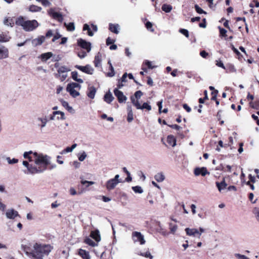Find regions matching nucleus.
Instances as JSON below:
<instances>
[{
    "label": "nucleus",
    "mask_w": 259,
    "mask_h": 259,
    "mask_svg": "<svg viewBox=\"0 0 259 259\" xmlns=\"http://www.w3.org/2000/svg\"><path fill=\"white\" fill-rule=\"evenodd\" d=\"M52 247L50 245L41 244L35 243L29 254L36 259H42L45 255H48L51 251Z\"/></svg>",
    "instance_id": "obj_1"
},
{
    "label": "nucleus",
    "mask_w": 259,
    "mask_h": 259,
    "mask_svg": "<svg viewBox=\"0 0 259 259\" xmlns=\"http://www.w3.org/2000/svg\"><path fill=\"white\" fill-rule=\"evenodd\" d=\"M16 24L21 26L25 31H32L38 26V23L35 20H29L20 16L15 21Z\"/></svg>",
    "instance_id": "obj_2"
},
{
    "label": "nucleus",
    "mask_w": 259,
    "mask_h": 259,
    "mask_svg": "<svg viewBox=\"0 0 259 259\" xmlns=\"http://www.w3.org/2000/svg\"><path fill=\"white\" fill-rule=\"evenodd\" d=\"M34 161L35 164L42 170L47 169V165L50 163V157L47 155L34 152Z\"/></svg>",
    "instance_id": "obj_3"
},
{
    "label": "nucleus",
    "mask_w": 259,
    "mask_h": 259,
    "mask_svg": "<svg viewBox=\"0 0 259 259\" xmlns=\"http://www.w3.org/2000/svg\"><path fill=\"white\" fill-rule=\"evenodd\" d=\"M81 88V85L76 82H71L67 84L66 91L73 98H75L79 95V92L76 90H79Z\"/></svg>",
    "instance_id": "obj_4"
},
{
    "label": "nucleus",
    "mask_w": 259,
    "mask_h": 259,
    "mask_svg": "<svg viewBox=\"0 0 259 259\" xmlns=\"http://www.w3.org/2000/svg\"><path fill=\"white\" fill-rule=\"evenodd\" d=\"M120 176L116 175L113 179H109L106 182V188L108 191H111L114 189L116 186L121 183V180L119 179Z\"/></svg>",
    "instance_id": "obj_5"
},
{
    "label": "nucleus",
    "mask_w": 259,
    "mask_h": 259,
    "mask_svg": "<svg viewBox=\"0 0 259 259\" xmlns=\"http://www.w3.org/2000/svg\"><path fill=\"white\" fill-rule=\"evenodd\" d=\"M132 238L134 242H139L141 245L144 244L146 242L144 236L139 232H133Z\"/></svg>",
    "instance_id": "obj_6"
},
{
    "label": "nucleus",
    "mask_w": 259,
    "mask_h": 259,
    "mask_svg": "<svg viewBox=\"0 0 259 259\" xmlns=\"http://www.w3.org/2000/svg\"><path fill=\"white\" fill-rule=\"evenodd\" d=\"M77 44L82 49H85L87 52L89 53L91 50V44L85 40L80 38L77 40Z\"/></svg>",
    "instance_id": "obj_7"
},
{
    "label": "nucleus",
    "mask_w": 259,
    "mask_h": 259,
    "mask_svg": "<svg viewBox=\"0 0 259 259\" xmlns=\"http://www.w3.org/2000/svg\"><path fill=\"white\" fill-rule=\"evenodd\" d=\"M75 67L85 73L89 74H93L94 69L90 65H87L84 66L76 65L75 66Z\"/></svg>",
    "instance_id": "obj_8"
},
{
    "label": "nucleus",
    "mask_w": 259,
    "mask_h": 259,
    "mask_svg": "<svg viewBox=\"0 0 259 259\" xmlns=\"http://www.w3.org/2000/svg\"><path fill=\"white\" fill-rule=\"evenodd\" d=\"M27 171L24 170V172L27 174H34L36 173H40L42 172V170H41L39 167L38 168L36 166H33L31 164H29V166L27 167Z\"/></svg>",
    "instance_id": "obj_9"
},
{
    "label": "nucleus",
    "mask_w": 259,
    "mask_h": 259,
    "mask_svg": "<svg viewBox=\"0 0 259 259\" xmlns=\"http://www.w3.org/2000/svg\"><path fill=\"white\" fill-rule=\"evenodd\" d=\"M114 93L119 103H123L125 102L127 100L126 97L124 96L123 93L121 91H119L118 89H115L114 90Z\"/></svg>",
    "instance_id": "obj_10"
},
{
    "label": "nucleus",
    "mask_w": 259,
    "mask_h": 259,
    "mask_svg": "<svg viewBox=\"0 0 259 259\" xmlns=\"http://www.w3.org/2000/svg\"><path fill=\"white\" fill-rule=\"evenodd\" d=\"M6 215L9 219H14L16 217H19L18 211L13 208L8 209Z\"/></svg>",
    "instance_id": "obj_11"
},
{
    "label": "nucleus",
    "mask_w": 259,
    "mask_h": 259,
    "mask_svg": "<svg viewBox=\"0 0 259 259\" xmlns=\"http://www.w3.org/2000/svg\"><path fill=\"white\" fill-rule=\"evenodd\" d=\"M48 13L53 18L57 19L58 21L60 22L63 21V18L61 14L55 12L52 9H50Z\"/></svg>",
    "instance_id": "obj_12"
},
{
    "label": "nucleus",
    "mask_w": 259,
    "mask_h": 259,
    "mask_svg": "<svg viewBox=\"0 0 259 259\" xmlns=\"http://www.w3.org/2000/svg\"><path fill=\"white\" fill-rule=\"evenodd\" d=\"M60 115V117H57L58 119L64 120L65 119V114L63 112L60 111H54L50 117V119L51 120H54L55 119V116L56 115Z\"/></svg>",
    "instance_id": "obj_13"
},
{
    "label": "nucleus",
    "mask_w": 259,
    "mask_h": 259,
    "mask_svg": "<svg viewBox=\"0 0 259 259\" xmlns=\"http://www.w3.org/2000/svg\"><path fill=\"white\" fill-rule=\"evenodd\" d=\"M185 231L188 236L198 237V230L196 228H187Z\"/></svg>",
    "instance_id": "obj_14"
},
{
    "label": "nucleus",
    "mask_w": 259,
    "mask_h": 259,
    "mask_svg": "<svg viewBox=\"0 0 259 259\" xmlns=\"http://www.w3.org/2000/svg\"><path fill=\"white\" fill-rule=\"evenodd\" d=\"M45 40V37L44 36H40L37 38L33 39L31 40V44L33 46L36 47L38 45H41Z\"/></svg>",
    "instance_id": "obj_15"
},
{
    "label": "nucleus",
    "mask_w": 259,
    "mask_h": 259,
    "mask_svg": "<svg viewBox=\"0 0 259 259\" xmlns=\"http://www.w3.org/2000/svg\"><path fill=\"white\" fill-rule=\"evenodd\" d=\"M216 186L218 189L219 192H221L222 190L225 189L228 186L227 184L225 181V178H223L222 181L221 182H216Z\"/></svg>",
    "instance_id": "obj_16"
},
{
    "label": "nucleus",
    "mask_w": 259,
    "mask_h": 259,
    "mask_svg": "<svg viewBox=\"0 0 259 259\" xmlns=\"http://www.w3.org/2000/svg\"><path fill=\"white\" fill-rule=\"evenodd\" d=\"M209 174L205 167L196 168L194 170V174L196 176L202 175L205 176L206 174Z\"/></svg>",
    "instance_id": "obj_17"
},
{
    "label": "nucleus",
    "mask_w": 259,
    "mask_h": 259,
    "mask_svg": "<svg viewBox=\"0 0 259 259\" xmlns=\"http://www.w3.org/2000/svg\"><path fill=\"white\" fill-rule=\"evenodd\" d=\"M8 56L9 51L8 49L4 46L0 47V59L7 58Z\"/></svg>",
    "instance_id": "obj_18"
},
{
    "label": "nucleus",
    "mask_w": 259,
    "mask_h": 259,
    "mask_svg": "<svg viewBox=\"0 0 259 259\" xmlns=\"http://www.w3.org/2000/svg\"><path fill=\"white\" fill-rule=\"evenodd\" d=\"M102 59V54L100 53H98L95 57L94 64L95 67H100L101 66Z\"/></svg>",
    "instance_id": "obj_19"
},
{
    "label": "nucleus",
    "mask_w": 259,
    "mask_h": 259,
    "mask_svg": "<svg viewBox=\"0 0 259 259\" xmlns=\"http://www.w3.org/2000/svg\"><path fill=\"white\" fill-rule=\"evenodd\" d=\"M96 93V89L94 87H89L88 89L87 96L89 98L93 99L95 98Z\"/></svg>",
    "instance_id": "obj_20"
},
{
    "label": "nucleus",
    "mask_w": 259,
    "mask_h": 259,
    "mask_svg": "<svg viewBox=\"0 0 259 259\" xmlns=\"http://www.w3.org/2000/svg\"><path fill=\"white\" fill-rule=\"evenodd\" d=\"M37 120L38 121L40 122V123H41L40 124H38V126L40 127L41 130H42L43 128H44L46 126L47 122L48 121V120L47 117H38L37 118Z\"/></svg>",
    "instance_id": "obj_21"
},
{
    "label": "nucleus",
    "mask_w": 259,
    "mask_h": 259,
    "mask_svg": "<svg viewBox=\"0 0 259 259\" xmlns=\"http://www.w3.org/2000/svg\"><path fill=\"white\" fill-rule=\"evenodd\" d=\"M33 153L34 152L32 151L25 152L23 154V157L25 159H28L30 162L33 161H34Z\"/></svg>",
    "instance_id": "obj_22"
},
{
    "label": "nucleus",
    "mask_w": 259,
    "mask_h": 259,
    "mask_svg": "<svg viewBox=\"0 0 259 259\" xmlns=\"http://www.w3.org/2000/svg\"><path fill=\"white\" fill-rule=\"evenodd\" d=\"M127 120L128 122H131L133 120V112L132 111V107L128 105L127 107Z\"/></svg>",
    "instance_id": "obj_23"
},
{
    "label": "nucleus",
    "mask_w": 259,
    "mask_h": 259,
    "mask_svg": "<svg viewBox=\"0 0 259 259\" xmlns=\"http://www.w3.org/2000/svg\"><path fill=\"white\" fill-rule=\"evenodd\" d=\"M78 254L82 257L83 259H91L89 252L84 249H79Z\"/></svg>",
    "instance_id": "obj_24"
},
{
    "label": "nucleus",
    "mask_w": 259,
    "mask_h": 259,
    "mask_svg": "<svg viewBox=\"0 0 259 259\" xmlns=\"http://www.w3.org/2000/svg\"><path fill=\"white\" fill-rule=\"evenodd\" d=\"M78 254L82 257L83 259H91L89 252L84 249H79Z\"/></svg>",
    "instance_id": "obj_25"
},
{
    "label": "nucleus",
    "mask_w": 259,
    "mask_h": 259,
    "mask_svg": "<svg viewBox=\"0 0 259 259\" xmlns=\"http://www.w3.org/2000/svg\"><path fill=\"white\" fill-rule=\"evenodd\" d=\"M114 98L112 95L111 93L109 91L105 95L104 97V101L106 103L110 104L113 100Z\"/></svg>",
    "instance_id": "obj_26"
},
{
    "label": "nucleus",
    "mask_w": 259,
    "mask_h": 259,
    "mask_svg": "<svg viewBox=\"0 0 259 259\" xmlns=\"http://www.w3.org/2000/svg\"><path fill=\"white\" fill-rule=\"evenodd\" d=\"M90 236L95 239L97 242L100 241L101 237L99 231H92L91 233Z\"/></svg>",
    "instance_id": "obj_27"
},
{
    "label": "nucleus",
    "mask_w": 259,
    "mask_h": 259,
    "mask_svg": "<svg viewBox=\"0 0 259 259\" xmlns=\"http://www.w3.org/2000/svg\"><path fill=\"white\" fill-rule=\"evenodd\" d=\"M109 29L111 32L115 34H118L119 33V25L118 24H113L110 23L109 24Z\"/></svg>",
    "instance_id": "obj_28"
},
{
    "label": "nucleus",
    "mask_w": 259,
    "mask_h": 259,
    "mask_svg": "<svg viewBox=\"0 0 259 259\" xmlns=\"http://www.w3.org/2000/svg\"><path fill=\"white\" fill-rule=\"evenodd\" d=\"M53 54L52 52H48L46 53L42 54L40 58L42 61H47L49 60L51 57L53 56Z\"/></svg>",
    "instance_id": "obj_29"
},
{
    "label": "nucleus",
    "mask_w": 259,
    "mask_h": 259,
    "mask_svg": "<svg viewBox=\"0 0 259 259\" xmlns=\"http://www.w3.org/2000/svg\"><path fill=\"white\" fill-rule=\"evenodd\" d=\"M167 142L172 147H175L176 145V139L172 135L168 136L167 138Z\"/></svg>",
    "instance_id": "obj_30"
},
{
    "label": "nucleus",
    "mask_w": 259,
    "mask_h": 259,
    "mask_svg": "<svg viewBox=\"0 0 259 259\" xmlns=\"http://www.w3.org/2000/svg\"><path fill=\"white\" fill-rule=\"evenodd\" d=\"M154 179L158 182H162L164 180L165 176L162 172H159L155 175Z\"/></svg>",
    "instance_id": "obj_31"
},
{
    "label": "nucleus",
    "mask_w": 259,
    "mask_h": 259,
    "mask_svg": "<svg viewBox=\"0 0 259 259\" xmlns=\"http://www.w3.org/2000/svg\"><path fill=\"white\" fill-rule=\"evenodd\" d=\"M61 104L68 111H69L70 112H73V109L72 108V107L70 106L69 105V104L67 102L63 100H61Z\"/></svg>",
    "instance_id": "obj_32"
},
{
    "label": "nucleus",
    "mask_w": 259,
    "mask_h": 259,
    "mask_svg": "<svg viewBox=\"0 0 259 259\" xmlns=\"http://www.w3.org/2000/svg\"><path fill=\"white\" fill-rule=\"evenodd\" d=\"M71 75H72V78L74 80H75L79 83H82L83 82V80L82 79L78 78L77 77V76H78L77 72L73 71L71 72Z\"/></svg>",
    "instance_id": "obj_33"
},
{
    "label": "nucleus",
    "mask_w": 259,
    "mask_h": 259,
    "mask_svg": "<svg viewBox=\"0 0 259 259\" xmlns=\"http://www.w3.org/2000/svg\"><path fill=\"white\" fill-rule=\"evenodd\" d=\"M227 70V72L230 73H235L236 72V69L235 66L231 64H228L226 65V69Z\"/></svg>",
    "instance_id": "obj_34"
},
{
    "label": "nucleus",
    "mask_w": 259,
    "mask_h": 259,
    "mask_svg": "<svg viewBox=\"0 0 259 259\" xmlns=\"http://www.w3.org/2000/svg\"><path fill=\"white\" fill-rule=\"evenodd\" d=\"M4 24L6 26L12 27L14 25V22L11 18H5L4 20Z\"/></svg>",
    "instance_id": "obj_35"
},
{
    "label": "nucleus",
    "mask_w": 259,
    "mask_h": 259,
    "mask_svg": "<svg viewBox=\"0 0 259 259\" xmlns=\"http://www.w3.org/2000/svg\"><path fill=\"white\" fill-rule=\"evenodd\" d=\"M86 244L91 246H93V247H95L97 245V243L95 242L92 239L88 237V238H86L85 239H84V241Z\"/></svg>",
    "instance_id": "obj_36"
},
{
    "label": "nucleus",
    "mask_w": 259,
    "mask_h": 259,
    "mask_svg": "<svg viewBox=\"0 0 259 259\" xmlns=\"http://www.w3.org/2000/svg\"><path fill=\"white\" fill-rule=\"evenodd\" d=\"M64 25L66 27L67 30L69 31H73L75 30V25L73 22H70L68 24L64 23Z\"/></svg>",
    "instance_id": "obj_37"
},
{
    "label": "nucleus",
    "mask_w": 259,
    "mask_h": 259,
    "mask_svg": "<svg viewBox=\"0 0 259 259\" xmlns=\"http://www.w3.org/2000/svg\"><path fill=\"white\" fill-rule=\"evenodd\" d=\"M70 70L65 66H60L58 69V72L59 74L66 73V72L69 71Z\"/></svg>",
    "instance_id": "obj_38"
},
{
    "label": "nucleus",
    "mask_w": 259,
    "mask_h": 259,
    "mask_svg": "<svg viewBox=\"0 0 259 259\" xmlns=\"http://www.w3.org/2000/svg\"><path fill=\"white\" fill-rule=\"evenodd\" d=\"M172 8L171 6L167 4H163L161 8L162 11L166 13L170 12L171 11Z\"/></svg>",
    "instance_id": "obj_39"
},
{
    "label": "nucleus",
    "mask_w": 259,
    "mask_h": 259,
    "mask_svg": "<svg viewBox=\"0 0 259 259\" xmlns=\"http://www.w3.org/2000/svg\"><path fill=\"white\" fill-rule=\"evenodd\" d=\"M169 228L170 231V233L172 234H174L178 229V226L170 223H169Z\"/></svg>",
    "instance_id": "obj_40"
},
{
    "label": "nucleus",
    "mask_w": 259,
    "mask_h": 259,
    "mask_svg": "<svg viewBox=\"0 0 259 259\" xmlns=\"http://www.w3.org/2000/svg\"><path fill=\"white\" fill-rule=\"evenodd\" d=\"M132 189L135 193L142 194L143 192L142 188L139 186H133Z\"/></svg>",
    "instance_id": "obj_41"
},
{
    "label": "nucleus",
    "mask_w": 259,
    "mask_h": 259,
    "mask_svg": "<svg viewBox=\"0 0 259 259\" xmlns=\"http://www.w3.org/2000/svg\"><path fill=\"white\" fill-rule=\"evenodd\" d=\"M29 10L32 12H36L40 11L41 8L35 5H31L29 7Z\"/></svg>",
    "instance_id": "obj_42"
},
{
    "label": "nucleus",
    "mask_w": 259,
    "mask_h": 259,
    "mask_svg": "<svg viewBox=\"0 0 259 259\" xmlns=\"http://www.w3.org/2000/svg\"><path fill=\"white\" fill-rule=\"evenodd\" d=\"M10 37L7 35L0 33V42H7L9 40Z\"/></svg>",
    "instance_id": "obj_43"
},
{
    "label": "nucleus",
    "mask_w": 259,
    "mask_h": 259,
    "mask_svg": "<svg viewBox=\"0 0 259 259\" xmlns=\"http://www.w3.org/2000/svg\"><path fill=\"white\" fill-rule=\"evenodd\" d=\"M87 157V154L85 151H83L81 153H79L78 155V160L80 161H83Z\"/></svg>",
    "instance_id": "obj_44"
},
{
    "label": "nucleus",
    "mask_w": 259,
    "mask_h": 259,
    "mask_svg": "<svg viewBox=\"0 0 259 259\" xmlns=\"http://www.w3.org/2000/svg\"><path fill=\"white\" fill-rule=\"evenodd\" d=\"M6 160L9 164H13L18 162V159L16 158L11 159L10 157H8Z\"/></svg>",
    "instance_id": "obj_45"
},
{
    "label": "nucleus",
    "mask_w": 259,
    "mask_h": 259,
    "mask_svg": "<svg viewBox=\"0 0 259 259\" xmlns=\"http://www.w3.org/2000/svg\"><path fill=\"white\" fill-rule=\"evenodd\" d=\"M141 108L140 109L143 110L144 109H147L148 111H150L151 110V106L148 104L147 103H144L141 106Z\"/></svg>",
    "instance_id": "obj_46"
},
{
    "label": "nucleus",
    "mask_w": 259,
    "mask_h": 259,
    "mask_svg": "<svg viewBox=\"0 0 259 259\" xmlns=\"http://www.w3.org/2000/svg\"><path fill=\"white\" fill-rule=\"evenodd\" d=\"M195 10L198 13V14H206V13L203 11L201 8H200L199 7L198 5H195Z\"/></svg>",
    "instance_id": "obj_47"
},
{
    "label": "nucleus",
    "mask_w": 259,
    "mask_h": 259,
    "mask_svg": "<svg viewBox=\"0 0 259 259\" xmlns=\"http://www.w3.org/2000/svg\"><path fill=\"white\" fill-rule=\"evenodd\" d=\"M81 184L82 185H85L87 184V187H88L90 185H93L95 184V182L93 181H88L86 180H81Z\"/></svg>",
    "instance_id": "obj_48"
},
{
    "label": "nucleus",
    "mask_w": 259,
    "mask_h": 259,
    "mask_svg": "<svg viewBox=\"0 0 259 259\" xmlns=\"http://www.w3.org/2000/svg\"><path fill=\"white\" fill-rule=\"evenodd\" d=\"M110 72H108L107 75L109 77H112L115 75L114 69L112 65L110 67Z\"/></svg>",
    "instance_id": "obj_49"
},
{
    "label": "nucleus",
    "mask_w": 259,
    "mask_h": 259,
    "mask_svg": "<svg viewBox=\"0 0 259 259\" xmlns=\"http://www.w3.org/2000/svg\"><path fill=\"white\" fill-rule=\"evenodd\" d=\"M179 32L182 34H184L186 37H189V32L187 29H180L179 30Z\"/></svg>",
    "instance_id": "obj_50"
},
{
    "label": "nucleus",
    "mask_w": 259,
    "mask_h": 259,
    "mask_svg": "<svg viewBox=\"0 0 259 259\" xmlns=\"http://www.w3.org/2000/svg\"><path fill=\"white\" fill-rule=\"evenodd\" d=\"M220 33L222 36L225 37L226 36L227 30L224 28L219 27Z\"/></svg>",
    "instance_id": "obj_51"
},
{
    "label": "nucleus",
    "mask_w": 259,
    "mask_h": 259,
    "mask_svg": "<svg viewBox=\"0 0 259 259\" xmlns=\"http://www.w3.org/2000/svg\"><path fill=\"white\" fill-rule=\"evenodd\" d=\"M72 150L71 149V147H68L65 149H64L62 152H61V154H64L67 153L71 152H72Z\"/></svg>",
    "instance_id": "obj_52"
},
{
    "label": "nucleus",
    "mask_w": 259,
    "mask_h": 259,
    "mask_svg": "<svg viewBox=\"0 0 259 259\" xmlns=\"http://www.w3.org/2000/svg\"><path fill=\"white\" fill-rule=\"evenodd\" d=\"M145 64L146 65H147L148 66V67L149 69H153L156 67L155 66H152L151 62L148 61V60H146L145 61Z\"/></svg>",
    "instance_id": "obj_53"
},
{
    "label": "nucleus",
    "mask_w": 259,
    "mask_h": 259,
    "mask_svg": "<svg viewBox=\"0 0 259 259\" xmlns=\"http://www.w3.org/2000/svg\"><path fill=\"white\" fill-rule=\"evenodd\" d=\"M143 93L141 91H138L135 93V96L137 99H140Z\"/></svg>",
    "instance_id": "obj_54"
},
{
    "label": "nucleus",
    "mask_w": 259,
    "mask_h": 259,
    "mask_svg": "<svg viewBox=\"0 0 259 259\" xmlns=\"http://www.w3.org/2000/svg\"><path fill=\"white\" fill-rule=\"evenodd\" d=\"M216 65L218 67H221L224 69H226L225 66H224L223 63L221 61H216Z\"/></svg>",
    "instance_id": "obj_55"
},
{
    "label": "nucleus",
    "mask_w": 259,
    "mask_h": 259,
    "mask_svg": "<svg viewBox=\"0 0 259 259\" xmlns=\"http://www.w3.org/2000/svg\"><path fill=\"white\" fill-rule=\"evenodd\" d=\"M235 256L239 259H249L246 256L239 253L235 254Z\"/></svg>",
    "instance_id": "obj_56"
},
{
    "label": "nucleus",
    "mask_w": 259,
    "mask_h": 259,
    "mask_svg": "<svg viewBox=\"0 0 259 259\" xmlns=\"http://www.w3.org/2000/svg\"><path fill=\"white\" fill-rule=\"evenodd\" d=\"M77 55L80 59H83L87 56V53L84 51H82L78 53Z\"/></svg>",
    "instance_id": "obj_57"
},
{
    "label": "nucleus",
    "mask_w": 259,
    "mask_h": 259,
    "mask_svg": "<svg viewBox=\"0 0 259 259\" xmlns=\"http://www.w3.org/2000/svg\"><path fill=\"white\" fill-rule=\"evenodd\" d=\"M217 94H218V91L217 90H214V91H213L211 93V94L212 95V97H211V100H215V101L217 100Z\"/></svg>",
    "instance_id": "obj_58"
},
{
    "label": "nucleus",
    "mask_w": 259,
    "mask_h": 259,
    "mask_svg": "<svg viewBox=\"0 0 259 259\" xmlns=\"http://www.w3.org/2000/svg\"><path fill=\"white\" fill-rule=\"evenodd\" d=\"M62 74H60V79L61 80V81H63L65 80V79L67 77V74L66 73H62Z\"/></svg>",
    "instance_id": "obj_59"
},
{
    "label": "nucleus",
    "mask_w": 259,
    "mask_h": 259,
    "mask_svg": "<svg viewBox=\"0 0 259 259\" xmlns=\"http://www.w3.org/2000/svg\"><path fill=\"white\" fill-rule=\"evenodd\" d=\"M141 255L142 256H144L146 257H150V259L153 258V256L151 254V253L149 252H147L145 253H141Z\"/></svg>",
    "instance_id": "obj_60"
},
{
    "label": "nucleus",
    "mask_w": 259,
    "mask_h": 259,
    "mask_svg": "<svg viewBox=\"0 0 259 259\" xmlns=\"http://www.w3.org/2000/svg\"><path fill=\"white\" fill-rule=\"evenodd\" d=\"M170 127L174 128V129H175L176 130H178V131H179L181 129H182V127L177 125V124H172V125H169Z\"/></svg>",
    "instance_id": "obj_61"
},
{
    "label": "nucleus",
    "mask_w": 259,
    "mask_h": 259,
    "mask_svg": "<svg viewBox=\"0 0 259 259\" xmlns=\"http://www.w3.org/2000/svg\"><path fill=\"white\" fill-rule=\"evenodd\" d=\"M127 76V73H124L120 80L121 81V82H126Z\"/></svg>",
    "instance_id": "obj_62"
},
{
    "label": "nucleus",
    "mask_w": 259,
    "mask_h": 259,
    "mask_svg": "<svg viewBox=\"0 0 259 259\" xmlns=\"http://www.w3.org/2000/svg\"><path fill=\"white\" fill-rule=\"evenodd\" d=\"M42 4L45 7H48L50 6L51 3L48 0H43L42 1Z\"/></svg>",
    "instance_id": "obj_63"
},
{
    "label": "nucleus",
    "mask_w": 259,
    "mask_h": 259,
    "mask_svg": "<svg viewBox=\"0 0 259 259\" xmlns=\"http://www.w3.org/2000/svg\"><path fill=\"white\" fill-rule=\"evenodd\" d=\"M183 108L188 112H190L191 111V108L186 104H184L183 105Z\"/></svg>",
    "instance_id": "obj_64"
}]
</instances>
